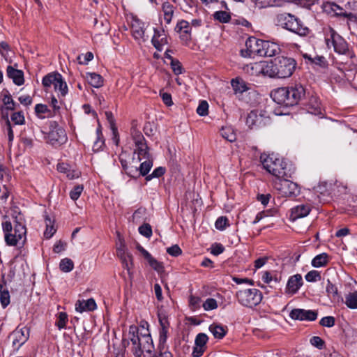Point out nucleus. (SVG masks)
<instances>
[{"mask_svg":"<svg viewBox=\"0 0 357 357\" xmlns=\"http://www.w3.org/2000/svg\"><path fill=\"white\" fill-rule=\"evenodd\" d=\"M296 66V62L294 59L281 56L270 63H255L251 69L270 77L284 79L291 76Z\"/></svg>","mask_w":357,"mask_h":357,"instance_id":"f257e3e1","label":"nucleus"},{"mask_svg":"<svg viewBox=\"0 0 357 357\" xmlns=\"http://www.w3.org/2000/svg\"><path fill=\"white\" fill-rule=\"evenodd\" d=\"M245 46L249 56H273L280 50L279 46L272 42L250 37L245 42Z\"/></svg>","mask_w":357,"mask_h":357,"instance_id":"f03ea898","label":"nucleus"},{"mask_svg":"<svg viewBox=\"0 0 357 357\" xmlns=\"http://www.w3.org/2000/svg\"><path fill=\"white\" fill-rule=\"evenodd\" d=\"M5 241L8 245H22L26 240V229L24 225L16 222L14 228L10 221L2 222Z\"/></svg>","mask_w":357,"mask_h":357,"instance_id":"7ed1b4c3","label":"nucleus"},{"mask_svg":"<svg viewBox=\"0 0 357 357\" xmlns=\"http://www.w3.org/2000/svg\"><path fill=\"white\" fill-rule=\"evenodd\" d=\"M276 24L301 36H305L309 33L307 27L303 26L301 21L294 15L283 13L277 15Z\"/></svg>","mask_w":357,"mask_h":357,"instance_id":"20e7f679","label":"nucleus"},{"mask_svg":"<svg viewBox=\"0 0 357 357\" xmlns=\"http://www.w3.org/2000/svg\"><path fill=\"white\" fill-rule=\"evenodd\" d=\"M260 158L264 168L268 173L278 178H291V173L287 169V164L282 159L265 155H262Z\"/></svg>","mask_w":357,"mask_h":357,"instance_id":"39448f33","label":"nucleus"},{"mask_svg":"<svg viewBox=\"0 0 357 357\" xmlns=\"http://www.w3.org/2000/svg\"><path fill=\"white\" fill-rule=\"evenodd\" d=\"M130 339L132 344V351L135 357H141L144 352L149 355V357H154L153 340L149 333H140L137 336L130 337Z\"/></svg>","mask_w":357,"mask_h":357,"instance_id":"423d86ee","label":"nucleus"},{"mask_svg":"<svg viewBox=\"0 0 357 357\" xmlns=\"http://www.w3.org/2000/svg\"><path fill=\"white\" fill-rule=\"evenodd\" d=\"M236 296L242 305L248 307L257 305L262 300V294L257 289H241L236 292Z\"/></svg>","mask_w":357,"mask_h":357,"instance_id":"0eeeda50","label":"nucleus"},{"mask_svg":"<svg viewBox=\"0 0 357 357\" xmlns=\"http://www.w3.org/2000/svg\"><path fill=\"white\" fill-rule=\"evenodd\" d=\"M47 142L52 146H59L67 140L65 130L57 122L52 121L50 124V131L47 135Z\"/></svg>","mask_w":357,"mask_h":357,"instance_id":"6e6552de","label":"nucleus"},{"mask_svg":"<svg viewBox=\"0 0 357 357\" xmlns=\"http://www.w3.org/2000/svg\"><path fill=\"white\" fill-rule=\"evenodd\" d=\"M278 183H275V188L283 197H294L300 193V188L297 183L290 181L289 178H282Z\"/></svg>","mask_w":357,"mask_h":357,"instance_id":"1a4fd4ad","label":"nucleus"},{"mask_svg":"<svg viewBox=\"0 0 357 357\" xmlns=\"http://www.w3.org/2000/svg\"><path fill=\"white\" fill-rule=\"evenodd\" d=\"M318 312L316 310H305L301 308L293 309L289 317L294 320L312 321L317 319Z\"/></svg>","mask_w":357,"mask_h":357,"instance_id":"9d476101","label":"nucleus"},{"mask_svg":"<svg viewBox=\"0 0 357 357\" xmlns=\"http://www.w3.org/2000/svg\"><path fill=\"white\" fill-rule=\"evenodd\" d=\"M287 90H290V86L278 88L271 92V96L273 101L278 105H281L284 107L294 106V102H292L290 99L291 96L290 94L285 95V93H285L284 94V97H282L280 94Z\"/></svg>","mask_w":357,"mask_h":357,"instance_id":"9b49d317","label":"nucleus"},{"mask_svg":"<svg viewBox=\"0 0 357 357\" xmlns=\"http://www.w3.org/2000/svg\"><path fill=\"white\" fill-rule=\"evenodd\" d=\"M290 86V90L285 91V93L290 94L291 100L294 102V105H296L305 96V90L303 85L300 84H295ZM282 97H284V92L280 93Z\"/></svg>","mask_w":357,"mask_h":357,"instance_id":"f8f14e48","label":"nucleus"},{"mask_svg":"<svg viewBox=\"0 0 357 357\" xmlns=\"http://www.w3.org/2000/svg\"><path fill=\"white\" fill-rule=\"evenodd\" d=\"M137 249L142 255L144 258L147 261L148 264L153 269H154L158 273L164 271V266L162 263L158 261L153 257H152V255L141 245L138 244L137 245Z\"/></svg>","mask_w":357,"mask_h":357,"instance_id":"ddd939ff","label":"nucleus"},{"mask_svg":"<svg viewBox=\"0 0 357 357\" xmlns=\"http://www.w3.org/2000/svg\"><path fill=\"white\" fill-rule=\"evenodd\" d=\"M332 43L335 52L345 54L348 51V44L345 40L334 31L331 33Z\"/></svg>","mask_w":357,"mask_h":357,"instance_id":"4468645a","label":"nucleus"},{"mask_svg":"<svg viewBox=\"0 0 357 357\" xmlns=\"http://www.w3.org/2000/svg\"><path fill=\"white\" fill-rule=\"evenodd\" d=\"M301 275L296 274L291 276L287 283L286 292L290 294H295L303 285Z\"/></svg>","mask_w":357,"mask_h":357,"instance_id":"2eb2a0df","label":"nucleus"},{"mask_svg":"<svg viewBox=\"0 0 357 357\" xmlns=\"http://www.w3.org/2000/svg\"><path fill=\"white\" fill-rule=\"evenodd\" d=\"M135 149L133 152L132 162L135 160L137 162H140L142 160L148 159L151 158V155L149 153V148L147 144H141L140 145L135 146Z\"/></svg>","mask_w":357,"mask_h":357,"instance_id":"dca6fc26","label":"nucleus"},{"mask_svg":"<svg viewBox=\"0 0 357 357\" xmlns=\"http://www.w3.org/2000/svg\"><path fill=\"white\" fill-rule=\"evenodd\" d=\"M264 116L261 112L251 111L246 119V124L250 128L260 127L263 124Z\"/></svg>","mask_w":357,"mask_h":357,"instance_id":"f3484780","label":"nucleus"},{"mask_svg":"<svg viewBox=\"0 0 357 357\" xmlns=\"http://www.w3.org/2000/svg\"><path fill=\"white\" fill-rule=\"evenodd\" d=\"M310 211L308 204H300L291 209L290 219L293 221L307 216Z\"/></svg>","mask_w":357,"mask_h":357,"instance_id":"a211bd4d","label":"nucleus"},{"mask_svg":"<svg viewBox=\"0 0 357 357\" xmlns=\"http://www.w3.org/2000/svg\"><path fill=\"white\" fill-rule=\"evenodd\" d=\"M29 329L26 328L15 331L12 334L13 338V345L15 346L18 344V348L23 345L29 339Z\"/></svg>","mask_w":357,"mask_h":357,"instance_id":"6ab92c4d","label":"nucleus"},{"mask_svg":"<svg viewBox=\"0 0 357 357\" xmlns=\"http://www.w3.org/2000/svg\"><path fill=\"white\" fill-rule=\"evenodd\" d=\"M96 307L97 305L93 298L78 300L75 303V310L80 313L84 311H93Z\"/></svg>","mask_w":357,"mask_h":357,"instance_id":"aec40b11","label":"nucleus"},{"mask_svg":"<svg viewBox=\"0 0 357 357\" xmlns=\"http://www.w3.org/2000/svg\"><path fill=\"white\" fill-rule=\"evenodd\" d=\"M6 73L7 76L12 79L16 85L21 86L24 84V73L22 70L8 66L7 67Z\"/></svg>","mask_w":357,"mask_h":357,"instance_id":"412c9836","label":"nucleus"},{"mask_svg":"<svg viewBox=\"0 0 357 357\" xmlns=\"http://www.w3.org/2000/svg\"><path fill=\"white\" fill-rule=\"evenodd\" d=\"M117 255L121 260L125 268L130 272V269L132 266V256L130 253L126 251L123 246L117 249Z\"/></svg>","mask_w":357,"mask_h":357,"instance_id":"4be33fe9","label":"nucleus"},{"mask_svg":"<svg viewBox=\"0 0 357 357\" xmlns=\"http://www.w3.org/2000/svg\"><path fill=\"white\" fill-rule=\"evenodd\" d=\"M57 169L59 172L66 174L67 178L69 179L77 178L81 174L79 171L71 169L67 164H59Z\"/></svg>","mask_w":357,"mask_h":357,"instance_id":"5701e85b","label":"nucleus"},{"mask_svg":"<svg viewBox=\"0 0 357 357\" xmlns=\"http://www.w3.org/2000/svg\"><path fill=\"white\" fill-rule=\"evenodd\" d=\"M145 160L142 162L139 167H137L138 173L135 174V176L133 178H138L139 176H146L148 173L150 172L151 169L153 167V160L152 158L144 159Z\"/></svg>","mask_w":357,"mask_h":357,"instance_id":"b1692460","label":"nucleus"},{"mask_svg":"<svg viewBox=\"0 0 357 357\" xmlns=\"http://www.w3.org/2000/svg\"><path fill=\"white\" fill-rule=\"evenodd\" d=\"M307 111L309 113L314 115H320L322 114L321 104L317 97L312 96L310 98Z\"/></svg>","mask_w":357,"mask_h":357,"instance_id":"393cba45","label":"nucleus"},{"mask_svg":"<svg viewBox=\"0 0 357 357\" xmlns=\"http://www.w3.org/2000/svg\"><path fill=\"white\" fill-rule=\"evenodd\" d=\"M3 107H1V113L2 116L4 119H6V114L8 113H6V110H14L15 109V102H14L13 99L12 98L10 94H6L3 96V98L2 99Z\"/></svg>","mask_w":357,"mask_h":357,"instance_id":"a878e982","label":"nucleus"},{"mask_svg":"<svg viewBox=\"0 0 357 357\" xmlns=\"http://www.w3.org/2000/svg\"><path fill=\"white\" fill-rule=\"evenodd\" d=\"M86 79L88 83L95 88H100L103 85V78L96 73H86Z\"/></svg>","mask_w":357,"mask_h":357,"instance_id":"bb28decb","label":"nucleus"},{"mask_svg":"<svg viewBox=\"0 0 357 357\" xmlns=\"http://www.w3.org/2000/svg\"><path fill=\"white\" fill-rule=\"evenodd\" d=\"M54 90L60 93V96L64 97L68 91L66 82L64 81L62 75L58 73L57 80L54 86Z\"/></svg>","mask_w":357,"mask_h":357,"instance_id":"cd10ccee","label":"nucleus"},{"mask_svg":"<svg viewBox=\"0 0 357 357\" xmlns=\"http://www.w3.org/2000/svg\"><path fill=\"white\" fill-rule=\"evenodd\" d=\"M325 9L328 13H333L336 16H343L349 17L351 14L343 11V8L335 3H328L325 6Z\"/></svg>","mask_w":357,"mask_h":357,"instance_id":"c85d7f7f","label":"nucleus"},{"mask_svg":"<svg viewBox=\"0 0 357 357\" xmlns=\"http://www.w3.org/2000/svg\"><path fill=\"white\" fill-rule=\"evenodd\" d=\"M220 135L224 139L230 142H233L236 139L234 130L230 126L222 127L220 130Z\"/></svg>","mask_w":357,"mask_h":357,"instance_id":"c756f323","label":"nucleus"},{"mask_svg":"<svg viewBox=\"0 0 357 357\" xmlns=\"http://www.w3.org/2000/svg\"><path fill=\"white\" fill-rule=\"evenodd\" d=\"M132 35L136 39L142 38L144 34L142 23L139 20H135L131 26Z\"/></svg>","mask_w":357,"mask_h":357,"instance_id":"7c9ffc66","label":"nucleus"},{"mask_svg":"<svg viewBox=\"0 0 357 357\" xmlns=\"http://www.w3.org/2000/svg\"><path fill=\"white\" fill-rule=\"evenodd\" d=\"M328 255L324 252L314 257L312 260V266L316 268L324 266L328 264Z\"/></svg>","mask_w":357,"mask_h":357,"instance_id":"2f4dec72","label":"nucleus"},{"mask_svg":"<svg viewBox=\"0 0 357 357\" xmlns=\"http://www.w3.org/2000/svg\"><path fill=\"white\" fill-rule=\"evenodd\" d=\"M119 160L126 174L131 177L135 176V174L138 173L137 167L136 165L128 166L126 160L123 159L121 155H120Z\"/></svg>","mask_w":357,"mask_h":357,"instance_id":"473e14b6","label":"nucleus"},{"mask_svg":"<svg viewBox=\"0 0 357 357\" xmlns=\"http://www.w3.org/2000/svg\"><path fill=\"white\" fill-rule=\"evenodd\" d=\"M162 9L164 13V20L167 24H169L174 15V6L169 2H165L162 6Z\"/></svg>","mask_w":357,"mask_h":357,"instance_id":"72a5a7b5","label":"nucleus"},{"mask_svg":"<svg viewBox=\"0 0 357 357\" xmlns=\"http://www.w3.org/2000/svg\"><path fill=\"white\" fill-rule=\"evenodd\" d=\"M209 331L212 333L213 336L218 339H222L226 335V329L220 325L212 324L209 326Z\"/></svg>","mask_w":357,"mask_h":357,"instance_id":"f704fd0d","label":"nucleus"},{"mask_svg":"<svg viewBox=\"0 0 357 357\" xmlns=\"http://www.w3.org/2000/svg\"><path fill=\"white\" fill-rule=\"evenodd\" d=\"M58 73H50L45 75L42 80L43 86L47 89L52 85L54 86L56 80H57Z\"/></svg>","mask_w":357,"mask_h":357,"instance_id":"c9c22d12","label":"nucleus"},{"mask_svg":"<svg viewBox=\"0 0 357 357\" xmlns=\"http://www.w3.org/2000/svg\"><path fill=\"white\" fill-rule=\"evenodd\" d=\"M345 304L351 309L357 308V291H354L348 294L345 296Z\"/></svg>","mask_w":357,"mask_h":357,"instance_id":"e433bc0d","label":"nucleus"},{"mask_svg":"<svg viewBox=\"0 0 357 357\" xmlns=\"http://www.w3.org/2000/svg\"><path fill=\"white\" fill-rule=\"evenodd\" d=\"M303 57L305 59L309 60L312 63H314L321 67H325L326 66V59L323 56H316L312 58L310 55L305 54L303 55Z\"/></svg>","mask_w":357,"mask_h":357,"instance_id":"4c0bfd02","label":"nucleus"},{"mask_svg":"<svg viewBox=\"0 0 357 357\" xmlns=\"http://www.w3.org/2000/svg\"><path fill=\"white\" fill-rule=\"evenodd\" d=\"M59 268L63 272H70L74 268L73 261L68 258L63 259L60 261Z\"/></svg>","mask_w":357,"mask_h":357,"instance_id":"58836bf2","label":"nucleus"},{"mask_svg":"<svg viewBox=\"0 0 357 357\" xmlns=\"http://www.w3.org/2000/svg\"><path fill=\"white\" fill-rule=\"evenodd\" d=\"M46 229L44 232V235L47 238H50L56 231V229L53 225L52 220L46 216L45 217Z\"/></svg>","mask_w":357,"mask_h":357,"instance_id":"ea45409f","label":"nucleus"},{"mask_svg":"<svg viewBox=\"0 0 357 357\" xmlns=\"http://www.w3.org/2000/svg\"><path fill=\"white\" fill-rule=\"evenodd\" d=\"M213 17L215 20L219 21L221 23H227L231 19L229 13L222 10L215 12L213 14Z\"/></svg>","mask_w":357,"mask_h":357,"instance_id":"a19ab883","label":"nucleus"},{"mask_svg":"<svg viewBox=\"0 0 357 357\" xmlns=\"http://www.w3.org/2000/svg\"><path fill=\"white\" fill-rule=\"evenodd\" d=\"M35 112L40 118H44V116H40V114H47L48 117L52 116L54 115V114H52V112L48 109L47 106L43 104H37L35 106Z\"/></svg>","mask_w":357,"mask_h":357,"instance_id":"79ce46f5","label":"nucleus"},{"mask_svg":"<svg viewBox=\"0 0 357 357\" xmlns=\"http://www.w3.org/2000/svg\"><path fill=\"white\" fill-rule=\"evenodd\" d=\"M105 116L107 117V119L108 120L109 123H110V126H111V128L113 131V133L114 135V140H115V143L117 145L118 143H119V137H117V128H116L115 126V123H114V116H113V114L111 112H105Z\"/></svg>","mask_w":357,"mask_h":357,"instance_id":"37998d69","label":"nucleus"},{"mask_svg":"<svg viewBox=\"0 0 357 357\" xmlns=\"http://www.w3.org/2000/svg\"><path fill=\"white\" fill-rule=\"evenodd\" d=\"M175 30L177 32L188 33V32H191V27L188 22L185 20H181L177 23Z\"/></svg>","mask_w":357,"mask_h":357,"instance_id":"c03bdc74","label":"nucleus"},{"mask_svg":"<svg viewBox=\"0 0 357 357\" xmlns=\"http://www.w3.org/2000/svg\"><path fill=\"white\" fill-rule=\"evenodd\" d=\"M132 135L135 146L146 143L144 137L139 130L133 129L132 131Z\"/></svg>","mask_w":357,"mask_h":357,"instance_id":"a18cd8bd","label":"nucleus"},{"mask_svg":"<svg viewBox=\"0 0 357 357\" xmlns=\"http://www.w3.org/2000/svg\"><path fill=\"white\" fill-rule=\"evenodd\" d=\"M170 65L175 75H180L183 73V68L180 61L174 59L172 56H169Z\"/></svg>","mask_w":357,"mask_h":357,"instance_id":"49530a36","label":"nucleus"},{"mask_svg":"<svg viewBox=\"0 0 357 357\" xmlns=\"http://www.w3.org/2000/svg\"><path fill=\"white\" fill-rule=\"evenodd\" d=\"M165 173V168L162 167H158L155 168L151 174L147 175L145 177L146 181H149L154 178H160Z\"/></svg>","mask_w":357,"mask_h":357,"instance_id":"de8ad7c7","label":"nucleus"},{"mask_svg":"<svg viewBox=\"0 0 357 357\" xmlns=\"http://www.w3.org/2000/svg\"><path fill=\"white\" fill-rule=\"evenodd\" d=\"M305 278L310 282H317L321 280V274L318 271L312 270L305 275Z\"/></svg>","mask_w":357,"mask_h":357,"instance_id":"09e8293b","label":"nucleus"},{"mask_svg":"<svg viewBox=\"0 0 357 357\" xmlns=\"http://www.w3.org/2000/svg\"><path fill=\"white\" fill-rule=\"evenodd\" d=\"M208 340V336L205 333H201L196 336L195 344L196 346L205 348Z\"/></svg>","mask_w":357,"mask_h":357,"instance_id":"8fccbe9b","label":"nucleus"},{"mask_svg":"<svg viewBox=\"0 0 357 357\" xmlns=\"http://www.w3.org/2000/svg\"><path fill=\"white\" fill-rule=\"evenodd\" d=\"M202 305L206 311L215 310L218 307L217 301L212 298H207Z\"/></svg>","mask_w":357,"mask_h":357,"instance_id":"3c124183","label":"nucleus"},{"mask_svg":"<svg viewBox=\"0 0 357 357\" xmlns=\"http://www.w3.org/2000/svg\"><path fill=\"white\" fill-rule=\"evenodd\" d=\"M326 291L329 297L335 298L337 295V288L333 284L331 283L330 280H327Z\"/></svg>","mask_w":357,"mask_h":357,"instance_id":"603ef678","label":"nucleus"},{"mask_svg":"<svg viewBox=\"0 0 357 357\" xmlns=\"http://www.w3.org/2000/svg\"><path fill=\"white\" fill-rule=\"evenodd\" d=\"M11 120L16 125H22L24 123V116L22 112H14L11 115Z\"/></svg>","mask_w":357,"mask_h":357,"instance_id":"864d4df0","label":"nucleus"},{"mask_svg":"<svg viewBox=\"0 0 357 357\" xmlns=\"http://www.w3.org/2000/svg\"><path fill=\"white\" fill-rule=\"evenodd\" d=\"M68 321V315L66 312H61L59 313L58 321L56 322V326L59 329L65 328L66 326V322Z\"/></svg>","mask_w":357,"mask_h":357,"instance_id":"5fc2aeb1","label":"nucleus"},{"mask_svg":"<svg viewBox=\"0 0 357 357\" xmlns=\"http://www.w3.org/2000/svg\"><path fill=\"white\" fill-rule=\"evenodd\" d=\"M208 104L206 100H202L199 102L197 108V113L200 116H206L208 114Z\"/></svg>","mask_w":357,"mask_h":357,"instance_id":"6e6d98bb","label":"nucleus"},{"mask_svg":"<svg viewBox=\"0 0 357 357\" xmlns=\"http://www.w3.org/2000/svg\"><path fill=\"white\" fill-rule=\"evenodd\" d=\"M139 232L142 236L149 238L152 236V229L149 224H144L139 227Z\"/></svg>","mask_w":357,"mask_h":357,"instance_id":"4d7b16f0","label":"nucleus"},{"mask_svg":"<svg viewBox=\"0 0 357 357\" xmlns=\"http://www.w3.org/2000/svg\"><path fill=\"white\" fill-rule=\"evenodd\" d=\"M83 189L84 188L82 185H77L75 186L74 188L70 192V198L74 201L78 199L83 191Z\"/></svg>","mask_w":357,"mask_h":357,"instance_id":"13d9d810","label":"nucleus"},{"mask_svg":"<svg viewBox=\"0 0 357 357\" xmlns=\"http://www.w3.org/2000/svg\"><path fill=\"white\" fill-rule=\"evenodd\" d=\"M335 323V319L332 316L324 317L319 321L321 326L328 328L333 327Z\"/></svg>","mask_w":357,"mask_h":357,"instance_id":"bf43d9fd","label":"nucleus"},{"mask_svg":"<svg viewBox=\"0 0 357 357\" xmlns=\"http://www.w3.org/2000/svg\"><path fill=\"white\" fill-rule=\"evenodd\" d=\"M231 86L236 92L243 93L246 90V86L243 82L238 79H232Z\"/></svg>","mask_w":357,"mask_h":357,"instance_id":"052dcab7","label":"nucleus"},{"mask_svg":"<svg viewBox=\"0 0 357 357\" xmlns=\"http://www.w3.org/2000/svg\"><path fill=\"white\" fill-rule=\"evenodd\" d=\"M168 328H160L158 346H160V347L165 346V343L167 338Z\"/></svg>","mask_w":357,"mask_h":357,"instance_id":"680f3d73","label":"nucleus"},{"mask_svg":"<svg viewBox=\"0 0 357 357\" xmlns=\"http://www.w3.org/2000/svg\"><path fill=\"white\" fill-rule=\"evenodd\" d=\"M164 30L159 31L156 29H154V35L151 39V42L153 45L155 47V49H158L159 47V38L162 36L164 33Z\"/></svg>","mask_w":357,"mask_h":357,"instance_id":"e2e57ef3","label":"nucleus"},{"mask_svg":"<svg viewBox=\"0 0 357 357\" xmlns=\"http://www.w3.org/2000/svg\"><path fill=\"white\" fill-rule=\"evenodd\" d=\"M228 219L226 217H219L215 221V225L216 229L219 230H224L227 225Z\"/></svg>","mask_w":357,"mask_h":357,"instance_id":"0e129e2a","label":"nucleus"},{"mask_svg":"<svg viewBox=\"0 0 357 357\" xmlns=\"http://www.w3.org/2000/svg\"><path fill=\"white\" fill-rule=\"evenodd\" d=\"M0 301L3 308L6 307L10 303V295L8 291H3L0 294Z\"/></svg>","mask_w":357,"mask_h":357,"instance_id":"69168bd1","label":"nucleus"},{"mask_svg":"<svg viewBox=\"0 0 357 357\" xmlns=\"http://www.w3.org/2000/svg\"><path fill=\"white\" fill-rule=\"evenodd\" d=\"M167 252L173 257H178L182 253V250L178 245H174L167 248Z\"/></svg>","mask_w":357,"mask_h":357,"instance_id":"338daca9","label":"nucleus"},{"mask_svg":"<svg viewBox=\"0 0 357 357\" xmlns=\"http://www.w3.org/2000/svg\"><path fill=\"white\" fill-rule=\"evenodd\" d=\"M310 343L315 347L321 349L324 346V341L318 336H314L310 339Z\"/></svg>","mask_w":357,"mask_h":357,"instance_id":"774afa93","label":"nucleus"}]
</instances>
